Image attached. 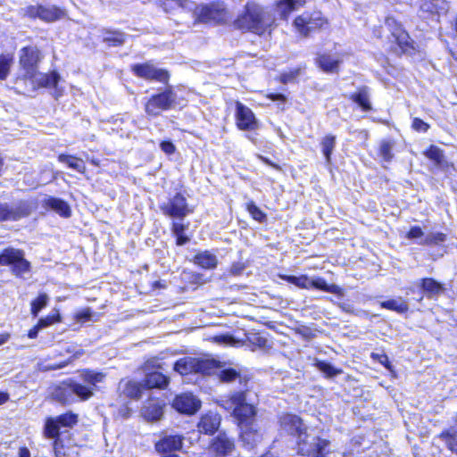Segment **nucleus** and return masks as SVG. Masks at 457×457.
Returning a JSON list of instances; mask_svg holds the SVG:
<instances>
[{"label": "nucleus", "mask_w": 457, "mask_h": 457, "mask_svg": "<svg viewBox=\"0 0 457 457\" xmlns=\"http://www.w3.org/2000/svg\"><path fill=\"white\" fill-rule=\"evenodd\" d=\"M71 361H62L59 364H48V365H45L43 367L44 370H58V369H62L63 367H65Z\"/></svg>", "instance_id": "obj_58"}, {"label": "nucleus", "mask_w": 457, "mask_h": 457, "mask_svg": "<svg viewBox=\"0 0 457 457\" xmlns=\"http://www.w3.org/2000/svg\"><path fill=\"white\" fill-rule=\"evenodd\" d=\"M341 59L331 54H321L317 58L319 67L326 72H337Z\"/></svg>", "instance_id": "obj_31"}, {"label": "nucleus", "mask_w": 457, "mask_h": 457, "mask_svg": "<svg viewBox=\"0 0 457 457\" xmlns=\"http://www.w3.org/2000/svg\"><path fill=\"white\" fill-rule=\"evenodd\" d=\"M79 377L83 383L93 387V390H95L96 388V385L104 381L105 375L102 372L84 370L81 371Z\"/></svg>", "instance_id": "obj_33"}, {"label": "nucleus", "mask_w": 457, "mask_h": 457, "mask_svg": "<svg viewBox=\"0 0 457 457\" xmlns=\"http://www.w3.org/2000/svg\"><path fill=\"white\" fill-rule=\"evenodd\" d=\"M172 407L180 413L194 414L201 407V402L191 393L177 395L172 402Z\"/></svg>", "instance_id": "obj_16"}, {"label": "nucleus", "mask_w": 457, "mask_h": 457, "mask_svg": "<svg viewBox=\"0 0 457 457\" xmlns=\"http://www.w3.org/2000/svg\"><path fill=\"white\" fill-rule=\"evenodd\" d=\"M92 312L89 308H87V309H84L80 312H79L77 314H76V319L78 321H80V322H86V321H88L91 320V317H92Z\"/></svg>", "instance_id": "obj_54"}, {"label": "nucleus", "mask_w": 457, "mask_h": 457, "mask_svg": "<svg viewBox=\"0 0 457 457\" xmlns=\"http://www.w3.org/2000/svg\"><path fill=\"white\" fill-rule=\"evenodd\" d=\"M59 320H60V315L57 312L56 314L48 315L46 318L40 319L38 320L37 324L39 325V327L41 328H46V327L55 323L56 321H59Z\"/></svg>", "instance_id": "obj_52"}, {"label": "nucleus", "mask_w": 457, "mask_h": 457, "mask_svg": "<svg viewBox=\"0 0 457 457\" xmlns=\"http://www.w3.org/2000/svg\"><path fill=\"white\" fill-rule=\"evenodd\" d=\"M183 436L179 435L165 436L155 444L156 451L160 453L172 452L182 447Z\"/></svg>", "instance_id": "obj_20"}, {"label": "nucleus", "mask_w": 457, "mask_h": 457, "mask_svg": "<svg viewBox=\"0 0 457 457\" xmlns=\"http://www.w3.org/2000/svg\"><path fill=\"white\" fill-rule=\"evenodd\" d=\"M279 425L282 431L295 437L307 428L300 417L289 413L279 418Z\"/></svg>", "instance_id": "obj_18"}, {"label": "nucleus", "mask_w": 457, "mask_h": 457, "mask_svg": "<svg viewBox=\"0 0 457 457\" xmlns=\"http://www.w3.org/2000/svg\"><path fill=\"white\" fill-rule=\"evenodd\" d=\"M160 208L163 214L180 220L193 212L189 208L186 197L180 193H177L167 203H163Z\"/></svg>", "instance_id": "obj_12"}, {"label": "nucleus", "mask_w": 457, "mask_h": 457, "mask_svg": "<svg viewBox=\"0 0 457 457\" xmlns=\"http://www.w3.org/2000/svg\"><path fill=\"white\" fill-rule=\"evenodd\" d=\"M339 307H340L342 310H344V311H345V312H352V311H353V307L351 306V304H349V303H340V304H339Z\"/></svg>", "instance_id": "obj_62"}, {"label": "nucleus", "mask_w": 457, "mask_h": 457, "mask_svg": "<svg viewBox=\"0 0 457 457\" xmlns=\"http://www.w3.org/2000/svg\"><path fill=\"white\" fill-rule=\"evenodd\" d=\"M12 58L9 55L0 56V79H5L10 72Z\"/></svg>", "instance_id": "obj_49"}, {"label": "nucleus", "mask_w": 457, "mask_h": 457, "mask_svg": "<svg viewBox=\"0 0 457 457\" xmlns=\"http://www.w3.org/2000/svg\"><path fill=\"white\" fill-rule=\"evenodd\" d=\"M325 24H327V20L320 12L303 14L296 17L294 21L295 29L304 37L309 36L313 30L322 28Z\"/></svg>", "instance_id": "obj_14"}, {"label": "nucleus", "mask_w": 457, "mask_h": 457, "mask_svg": "<svg viewBox=\"0 0 457 457\" xmlns=\"http://www.w3.org/2000/svg\"><path fill=\"white\" fill-rule=\"evenodd\" d=\"M321 150L323 153V155L326 159V162L328 163H330L331 162V154L334 151V148L336 146V137L332 135H327L324 137L320 142Z\"/></svg>", "instance_id": "obj_38"}, {"label": "nucleus", "mask_w": 457, "mask_h": 457, "mask_svg": "<svg viewBox=\"0 0 457 457\" xmlns=\"http://www.w3.org/2000/svg\"><path fill=\"white\" fill-rule=\"evenodd\" d=\"M78 423V415L69 411L54 418H47L44 426V436L46 438L54 439V449L55 453L62 447L60 438L61 428H71Z\"/></svg>", "instance_id": "obj_4"}, {"label": "nucleus", "mask_w": 457, "mask_h": 457, "mask_svg": "<svg viewBox=\"0 0 457 457\" xmlns=\"http://www.w3.org/2000/svg\"><path fill=\"white\" fill-rule=\"evenodd\" d=\"M9 400V395L4 392H0V405L4 404Z\"/></svg>", "instance_id": "obj_61"}, {"label": "nucleus", "mask_w": 457, "mask_h": 457, "mask_svg": "<svg viewBox=\"0 0 457 457\" xmlns=\"http://www.w3.org/2000/svg\"><path fill=\"white\" fill-rule=\"evenodd\" d=\"M306 0H279L276 5V12L283 20H287L288 15L304 6Z\"/></svg>", "instance_id": "obj_24"}, {"label": "nucleus", "mask_w": 457, "mask_h": 457, "mask_svg": "<svg viewBox=\"0 0 457 457\" xmlns=\"http://www.w3.org/2000/svg\"><path fill=\"white\" fill-rule=\"evenodd\" d=\"M187 228V225L179 222H173L171 231L172 234L176 237V243L178 245H184L189 241V237L185 235Z\"/></svg>", "instance_id": "obj_39"}, {"label": "nucleus", "mask_w": 457, "mask_h": 457, "mask_svg": "<svg viewBox=\"0 0 457 457\" xmlns=\"http://www.w3.org/2000/svg\"><path fill=\"white\" fill-rule=\"evenodd\" d=\"M395 144L391 140H383L379 145V156L385 162H390L393 157V149Z\"/></svg>", "instance_id": "obj_44"}, {"label": "nucleus", "mask_w": 457, "mask_h": 457, "mask_svg": "<svg viewBox=\"0 0 457 457\" xmlns=\"http://www.w3.org/2000/svg\"><path fill=\"white\" fill-rule=\"evenodd\" d=\"M312 287L322 290L324 292L333 294H338L341 291V288L335 284L328 285L326 280L321 278H312Z\"/></svg>", "instance_id": "obj_40"}, {"label": "nucleus", "mask_w": 457, "mask_h": 457, "mask_svg": "<svg viewBox=\"0 0 457 457\" xmlns=\"http://www.w3.org/2000/svg\"><path fill=\"white\" fill-rule=\"evenodd\" d=\"M19 454L20 457H30L29 451L25 447L20 449Z\"/></svg>", "instance_id": "obj_63"}, {"label": "nucleus", "mask_w": 457, "mask_h": 457, "mask_svg": "<svg viewBox=\"0 0 457 457\" xmlns=\"http://www.w3.org/2000/svg\"><path fill=\"white\" fill-rule=\"evenodd\" d=\"M301 69H294L288 72L282 73L280 75V81L284 84L291 83L300 75Z\"/></svg>", "instance_id": "obj_51"}, {"label": "nucleus", "mask_w": 457, "mask_h": 457, "mask_svg": "<svg viewBox=\"0 0 457 457\" xmlns=\"http://www.w3.org/2000/svg\"><path fill=\"white\" fill-rule=\"evenodd\" d=\"M19 58L23 76L27 78L29 75L35 74L42 55L36 46H26L20 50Z\"/></svg>", "instance_id": "obj_13"}, {"label": "nucleus", "mask_w": 457, "mask_h": 457, "mask_svg": "<svg viewBox=\"0 0 457 457\" xmlns=\"http://www.w3.org/2000/svg\"><path fill=\"white\" fill-rule=\"evenodd\" d=\"M407 238L409 239H420V242L424 240L423 231L420 227H412L407 233Z\"/></svg>", "instance_id": "obj_53"}, {"label": "nucleus", "mask_w": 457, "mask_h": 457, "mask_svg": "<svg viewBox=\"0 0 457 457\" xmlns=\"http://www.w3.org/2000/svg\"><path fill=\"white\" fill-rule=\"evenodd\" d=\"M420 286L422 290L429 295H437L442 290L441 285L432 278H423Z\"/></svg>", "instance_id": "obj_43"}, {"label": "nucleus", "mask_w": 457, "mask_h": 457, "mask_svg": "<svg viewBox=\"0 0 457 457\" xmlns=\"http://www.w3.org/2000/svg\"><path fill=\"white\" fill-rule=\"evenodd\" d=\"M220 424V416L210 412L202 416L197 427L199 432L212 435L218 430Z\"/></svg>", "instance_id": "obj_21"}, {"label": "nucleus", "mask_w": 457, "mask_h": 457, "mask_svg": "<svg viewBox=\"0 0 457 457\" xmlns=\"http://www.w3.org/2000/svg\"><path fill=\"white\" fill-rule=\"evenodd\" d=\"M316 367L328 378H333L342 373L341 370L335 368L326 361H317Z\"/></svg>", "instance_id": "obj_47"}, {"label": "nucleus", "mask_w": 457, "mask_h": 457, "mask_svg": "<svg viewBox=\"0 0 457 457\" xmlns=\"http://www.w3.org/2000/svg\"><path fill=\"white\" fill-rule=\"evenodd\" d=\"M447 239V235L442 232H431L428 234L422 242H419L420 245H440Z\"/></svg>", "instance_id": "obj_41"}, {"label": "nucleus", "mask_w": 457, "mask_h": 457, "mask_svg": "<svg viewBox=\"0 0 457 457\" xmlns=\"http://www.w3.org/2000/svg\"><path fill=\"white\" fill-rule=\"evenodd\" d=\"M169 384V378L159 371H154L145 375L143 381L144 388H165Z\"/></svg>", "instance_id": "obj_27"}, {"label": "nucleus", "mask_w": 457, "mask_h": 457, "mask_svg": "<svg viewBox=\"0 0 457 457\" xmlns=\"http://www.w3.org/2000/svg\"><path fill=\"white\" fill-rule=\"evenodd\" d=\"M41 329L38 324H37L34 328H32L29 333L28 337L29 338H36L37 337L38 331Z\"/></svg>", "instance_id": "obj_60"}, {"label": "nucleus", "mask_w": 457, "mask_h": 457, "mask_svg": "<svg viewBox=\"0 0 457 457\" xmlns=\"http://www.w3.org/2000/svg\"><path fill=\"white\" fill-rule=\"evenodd\" d=\"M215 341L220 344L229 345L232 343L233 338L230 336H218L215 337Z\"/></svg>", "instance_id": "obj_59"}, {"label": "nucleus", "mask_w": 457, "mask_h": 457, "mask_svg": "<svg viewBox=\"0 0 457 457\" xmlns=\"http://www.w3.org/2000/svg\"><path fill=\"white\" fill-rule=\"evenodd\" d=\"M144 389L143 383L128 381L123 386L122 393L129 398L137 399L142 396Z\"/></svg>", "instance_id": "obj_37"}, {"label": "nucleus", "mask_w": 457, "mask_h": 457, "mask_svg": "<svg viewBox=\"0 0 457 457\" xmlns=\"http://www.w3.org/2000/svg\"><path fill=\"white\" fill-rule=\"evenodd\" d=\"M275 21L276 18L271 11L250 2L245 5V12L237 18V25L240 29L262 35L274 26Z\"/></svg>", "instance_id": "obj_2"}, {"label": "nucleus", "mask_w": 457, "mask_h": 457, "mask_svg": "<svg viewBox=\"0 0 457 457\" xmlns=\"http://www.w3.org/2000/svg\"><path fill=\"white\" fill-rule=\"evenodd\" d=\"M195 15L200 22L221 23L227 20L228 12L223 3L214 2L209 4L196 6Z\"/></svg>", "instance_id": "obj_10"}, {"label": "nucleus", "mask_w": 457, "mask_h": 457, "mask_svg": "<svg viewBox=\"0 0 457 457\" xmlns=\"http://www.w3.org/2000/svg\"><path fill=\"white\" fill-rule=\"evenodd\" d=\"M247 211L257 221L262 222L266 219L265 213L253 202L247 204Z\"/></svg>", "instance_id": "obj_50"}, {"label": "nucleus", "mask_w": 457, "mask_h": 457, "mask_svg": "<svg viewBox=\"0 0 457 457\" xmlns=\"http://www.w3.org/2000/svg\"><path fill=\"white\" fill-rule=\"evenodd\" d=\"M44 205L46 208H49V209L54 211L59 215L65 217V218L70 217L71 214V211L69 204L65 201H63L60 198L52 197V196L46 197L44 200Z\"/></svg>", "instance_id": "obj_28"}, {"label": "nucleus", "mask_w": 457, "mask_h": 457, "mask_svg": "<svg viewBox=\"0 0 457 457\" xmlns=\"http://www.w3.org/2000/svg\"><path fill=\"white\" fill-rule=\"evenodd\" d=\"M245 266L242 262H235L231 265L229 269V273L233 276H239L245 270Z\"/></svg>", "instance_id": "obj_55"}, {"label": "nucleus", "mask_w": 457, "mask_h": 457, "mask_svg": "<svg viewBox=\"0 0 457 457\" xmlns=\"http://www.w3.org/2000/svg\"><path fill=\"white\" fill-rule=\"evenodd\" d=\"M412 128L417 131H427L428 125L419 118H415L412 121Z\"/></svg>", "instance_id": "obj_56"}, {"label": "nucleus", "mask_w": 457, "mask_h": 457, "mask_svg": "<svg viewBox=\"0 0 457 457\" xmlns=\"http://www.w3.org/2000/svg\"><path fill=\"white\" fill-rule=\"evenodd\" d=\"M214 367L215 363L212 360L186 356L175 362L174 370L180 375L190 373L211 374Z\"/></svg>", "instance_id": "obj_9"}, {"label": "nucleus", "mask_w": 457, "mask_h": 457, "mask_svg": "<svg viewBox=\"0 0 457 457\" xmlns=\"http://www.w3.org/2000/svg\"><path fill=\"white\" fill-rule=\"evenodd\" d=\"M284 278L287 282L294 284L300 288L308 289V288L312 287V278H308L306 275H302L299 277L286 276V277H284Z\"/></svg>", "instance_id": "obj_46"}, {"label": "nucleus", "mask_w": 457, "mask_h": 457, "mask_svg": "<svg viewBox=\"0 0 457 457\" xmlns=\"http://www.w3.org/2000/svg\"><path fill=\"white\" fill-rule=\"evenodd\" d=\"M131 70L137 77L144 79L155 80L166 84L170 79V74L166 70L157 68L148 62L135 64Z\"/></svg>", "instance_id": "obj_15"}, {"label": "nucleus", "mask_w": 457, "mask_h": 457, "mask_svg": "<svg viewBox=\"0 0 457 457\" xmlns=\"http://www.w3.org/2000/svg\"><path fill=\"white\" fill-rule=\"evenodd\" d=\"M330 442L308 432L306 428L296 436L297 453L307 457H327Z\"/></svg>", "instance_id": "obj_3"}, {"label": "nucleus", "mask_w": 457, "mask_h": 457, "mask_svg": "<svg viewBox=\"0 0 457 457\" xmlns=\"http://www.w3.org/2000/svg\"><path fill=\"white\" fill-rule=\"evenodd\" d=\"M58 160L79 173L83 174L86 171V164L82 159L72 155L60 154Z\"/></svg>", "instance_id": "obj_35"}, {"label": "nucleus", "mask_w": 457, "mask_h": 457, "mask_svg": "<svg viewBox=\"0 0 457 457\" xmlns=\"http://www.w3.org/2000/svg\"><path fill=\"white\" fill-rule=\"evenodd\" d=\"M177 95L170 87L152 96L145 104V111L150 116H158L162 111L172 109L176 105Z\"/></svg>", "instance_id": "obj_8"}, {"label": "nucleus", "mask_w": 457, "mask_h": 457, "mask_svg": "<svg viewBox=\"0 0 457 457\" xmlns=\"http://www.w3.org/2000/svg\"><path fill=\"white\" fill-rule=\"evenodd\" d=\"M162 414V404L158 401H147L141 410V415L148 421H157Z\"/></svg>", "instance_id": "obj_23"}, {"label": "nucleus", "mask_w": 457, "mask_h": 457, "mask_svg": "<svg viewBox=\"0 0 457 457\" xmlns=\"http://www.w3.org/2000/svg\"><path fill=\"white\" fill-rule=\"evenodd\" d=\"M449 7V4L445 0H423L420 10L426 18L429 15L446 14Z\"/></svg>", "instance_id": "obj_19"}, {"label": "nucleus", "mask_w": 457, "mask_h": 457, "mask_svg": "<svg viewBox=\"0 0 457 457\" xmlns=\"http://www.w3.org/2000/svg\"><path fill=\"white\" fill-rule=\"evenodd\" d=\"M237 126L241 130H253L258 127L257 120L250 108L240 102L236 104Z\"/></svg>", "instance_id": "obj_17"}, {"label": "nucleus", "mask_w": 457, "mask_h": 457, "mask_svg": "<svg viewBox=\"0 0 457 457\" xmlns=\"http://www.w3.org/2000/svg\"><path fill=\"white\" fill-rule=\"evenodd\" d=\"M194 263L202 267L203 269L211 270L216 268L218 264V259L214 253L209 251H203L195 255Z\"/></svg>", "instance_id": "obj_29"}, {"label": "nucleus", "mask_w": 457, "mask_h": 457, "mask_svg": "<svg viewBox=\"0 0 457 457\" xmlns=\"http://www.w3.org/2000/svg\"><path fill=\"white\" fill-rule=\"evenodd\" d=\"M19 14L29 19H39L47 23L54 22L65 17V11L53 4L28 5L19 10Z\"/></svg>", "instance_id": "obj_6"}, {"label": "nucleus", "mask_w": 457, "mask_h": 457, "mask_svg": "<svg viewBox=\"0 0 457 457\" xmlns=\"http://www.w3.org/2000/svg\"><path fill=\"white\" fill-rule=\"evenodd\" d=\"M424 154L428 159L433 161L436 166H441L445 162L443 151L436 145H430Z\"/></svg>", "instance_id": "obj_45"}, {"label": "nucleus", "mask_w": 457, "mask_h": 457, "mask_svg": "<svg viewBox=\"0 0 457 457\" xmlns=\"http://www.w3.org/2000/svg\"><path fill=\"white\" fill-rule=\"evenodd\" d=\"M104 42L112 46H120L125 42V35L120 31H106L104 35Z\"/></svg>", "instance_id": "obj_42"}, {"label": "nucleus", "mask_w": 457, "mask_h": 457, "mask_svg": "<svg viewBox=\"0 0 457 457\" xmlns=\"http://www.w3.org/2000/svg\"><path fill=\"white\" fill-rule=\"evenodd\" d=\"M270 98H271L272 100H274V101H275V100H278V101H285V100H286L285 96H284V95H282V94L271 95V96H270Z\"/></svg>", "instance_id": "obj_64"}, {"label": "nucleus", "mask_w": 457, "mask_h": 457, "mask_svg": "<svg viewBox=\"0 0 457 457\" xmlns=\"http://www.w3.org/2000/svg\"><path fill=\"white\" fill-rule=\"evenodd\" d=\"M438 439L443 441L452 453L457 454V428H451L443 431Z\"/></svg>", "instance_id": "obj_34"}, {"label": "nucleus", "mask_w": 457, "mask_h": 457, "mask_svg": "<svg viewBox=\"0 0 457 457\" xmlns=\"http://www.w3.org/2000/svg\"><path fill=\"white\" fill-rule=\"evenodd\" d=\"M48 296L46 294H41L37 299L31 303V313L34 317L38 315V312L46 306Z\"/></svg>", "instance_id": "obj_48"}, {"label": "nucleus", "mask_w": 457, "mask_h": 457, "mask_svg": "<svg viewBox=\"0 0 457 457\" xmlns=\"http://www.w3.org/2000/svg\"><path fill=\"white\" fill-rule=\"evenodd\" d=\"M219 403L224 409L232 411L233 416L238 421L243 445L249 450L254 448L262 441V434L253 423L256 409L253 400L248 397V391L245 389L233 393L221 398Z\"/></svg>", "instance_id": "obj_1"}, {"label": "nucleus", "mask_w": 457, "mask_h": 457, "mask_svg": "<svg viewBox=\"0 0 457 457\" xmlns=\"http://www.w3.org/2000/svg\"><path fill=\"white\" fill-rule=\"evenodd\" d=\"M211 448L215 453L216 457H227L231 455L234 450V443L226 436H219L212 443Z\"/></svg>", "instance_id": "obj_25"}, {"label": "nucleus", "mask_w": 457, "mask_h": 457, "mask_svg": "<svg viewBox=\"0 0 457 457\" xmlns=\"http://www.w3.org/2000/svg\"><path fill=\"white\" fill-rule=\"evenodd\" d=\"M350 99L357 104L364 112L372 109L370 103V92L367 87H362L357 92L351 95Z\"/></svg>", "instance_id": "obj_32"}, {"label": "nucleus", "mask_w": 457, "mask_h": 457, "mask_svg": "<svg viewBox=\"0 0 457 457\" xmlns=\"http://www.w3.org/2000/svg\"><path fill=\"white\" fill-rule=\"evenodd\" d=\"M26 79H30L32 83L37 84L38 87H56L59 75L56 72L50 74L41 73L37 70L34 75H29Z\"/></svg>", "instance_id": "obj_26"}, {"label": "nucleus", "mask_w": 457, "mask_h": 457, "mask_svg": "<svg viewBox=\"0 0 457 457\" xmlns=\"http://www.w3.org/2000/svg\"><path fill=\"white\" fill-rule=\"evenodd\" d=\"M218 376L220 381L224 383L238 381L244 387L246 386L248 381L245 376H242L239 371L233 368L220 370Z\"/></svg>", "instance_id": "obj_30"}, {"label": "nucleus", "mask_w": 457, "mask_h": 457, "mask_svg": "<svg viewBox=\"0 0 457 457\" xmlns=\"http://www.w3.org/2000/svg\"><path fill=\"white\" fill-rule=\"evenodd\" d=\"M93 387L70 379L57 386L54 392V397L62 403H70L72 395H75L80 401H87L93 395Z\"/></svg>", "instance_id": "obj_5"}, {"label": "nucleus", "mask_w": 457, "mask_h": 457, "mask_svg": "<svg viewBox=\"0 0 457 457\" xmlns=\"http://www.w3.org/2000/svg\"><path fill=\"white\" fill-rule=\"evenodd\" d=\"M160 147L167 154H171L175 152V145L170 141L162 142Z\"/></svg>", "instance_id": "obj_57"}, {"label": "nucleus", "mask_w": 457, "mask_h": 457, "mask_svg": "<svg viewBox=\"0 0 457 457\" xmlns=\"http://www.w3.org/2000/svg\"><path fill=\"white\" fill-rule=\"evenodd\" d=\"M380 306L400 314L404 313L409 310L407 302L401 297L383 301L380 303Z\"/></svg>", "instance_id": "obj_36"}, {"label": "nucleus", "mask_w": 457, "mask_h": 457, "mask_svg": "<svg viewBox=\"0 0 457 457\" xmlns=\"http://www.w3.org/2000/svg\"><path fill=\"white\" fill-rule=\"evenodd\" d=\"M386 26L390 29L392 36L401 47L408 45L409 36L395 18L387 17L386 19Z\"/></svg>", "instance_id": "obj_22"}, {"label": "nucleus", "mask_w": 457, "mask_h": 457, "mask_svg": "<svg viewBox=\"0 0 457 457\" xmlns=\"http://www.w3.org/2000/svg\"><path fill=\"white\" fill-rule=\"evenodd\" d=\"M0 265H12L14 275L21 277L30 270V263L24 258L21 250L8 247L0 253Z\"/></svg>", "instance_id": "obj_11"}, {"label": "nucleus", "mask_w": 457, "mask_h": 457, "mask_svg": "<svg viewBox=\"0 0 457 457\" xmlns=\"http://www.w3.org/2000/svg\"><path fill=\"white\" fill-rule=\"evenodd\" d=\"M36 209V204L30 200H20L0 204V221H16L28 217Z\"/></svg>", "instance_id": "obj_7"}]
</instances>
